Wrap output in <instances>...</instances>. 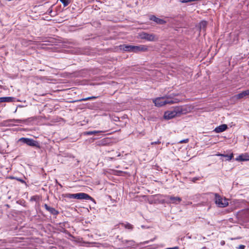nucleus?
Listing matches in <instances>:
<instances>
[{"mask_svg":"<svg viewBox=\"0 0 249 249\" xmlns=\"http://www.w3.org/2000/svg\"><path fill=\"white\" fill-rule=\"evenodd\" d=\"M114 245L119 249L122 247L129 248L134 246L135 242L132 240H123L122 237H120L119 235H117L116 237V240L114 241Z\"/></svg>","mask_w":249,"mask_h":249,"instance_id":"f257e3e1","label":"nucleus"},{"mask_svg":"<svg viewBox=\"0 0 249 249\" xmlns=\"http://www.w3.org/2000/svg\"><path fill=\"white\" fill-rule=\"evenodd\" d=\"M65 196L69 198H74L77 199H86V200H93L90 196L88 194L84 193H79L77 194H67L65 195Z\"/></svg>","mask_w":249,"mask_h":249,"instance_id":"f03ea898","label":"nucleus"},{"mask_svg":"<svg viewBox=\"0 0 249 249\" xmlns=\"http://www.w3.org/2000/svg\"><path fill=\"white\" fill-rule=\"evenodd\" d=\"M138 37L141 39H144L148 41H155L158 40V37L153 34H148L145 32H142L138 34Z\"/></svg>","mask_w":249,"mask_h":249,"instance_id":"7ed1b4c3","label":"nucleus"},{"mask_svg":"<svg viewBox=\"0 0 249 249\" xmlns=\"http://www.w3.org/2000/svg\"><path fill=\"white\" fill-rule=\"evenodd\" d=\"M215 203L220 208H224L227 207L228 204V199L225 198H222L218 194L215 193Z\"/></svg>","mask_w":249,"mask_h":249,"instance_id":"20e7f679","label":"nucleus"},{"mask_svg":"<svg viewBox=\"0 0 249 249\" xmlns=\"http://www.w3.org/2000/svg\"><path fill=\"white\" fill-rule=\"evenodd\" d=\"M19 141L23 143H26L29 146L36 147L37 148L40 147V145L38 142L30 138H21Z\"/></svg>","mask_w":249,"mask_h":249,"instance_id":"39448f33","label":"nucleus"},{"mask_svg":"<svg viewBox=\"0 0 249 249\" xmlns=\"http://www.w3.org/2000/svg\"><path fill=\"white\" fill-rule=\"evenodd\" d=\"M179 108H176L174 110L171 111H166L164 115V118L165 119L169 120L176 117L178 112H179Z\"/></svg>","mask_w":249,"mask_h":249,"instance_id":"423d86ee","label":"nucleus"},{"mask_svg":"<svg viewBox=\"0 0 249 249\" xmlns=\"http://www.w3.org/2000/svg\"><path fill=\"white\" fill-rule=\"evenodd\" d=\"M164 99L165 97L163 96L154 98L152 100V101L154 103L155 106L160 107L165 105Z\"/></svg>","mask_w":249,"mask_h":249,"instance_id":"0eeeda50","label":"nucleus"},{"mask_svg":"<svg viewBox=\"0 0 249 249\" xmlns=\"http://www.w3.org/2000/svg\"><path fill=\"white\" fill-rule=\"evenodd\" d=\"M120 49L125 52L134 53L135 46L130 45H123L120 46Z\"/></svg>","mask_w":249,"mask_h":249,"instance_id":"6e6552de","label":"nucleus"},{"mask_svg":"<svg viewBox=\"0 0 249 249\" xmlns=\"http://www.w3.org/2000/svg\"><path fill=\"white\" fill-rule=\"evenodd\" d=\"M148 51V47L146 45H140L135 46L134 53H138L139 52H145Z\"/></svg>","mask_w":249,"mask_h":249,"instance_id":"1a4fd4ad","label":"nucleus"},{"mask_svg":"<svg viewBox=\"0 0 249 249\" xmlns=\"http://www.w3.org/2000/svg\"><path fill=\"white\" fill-rule=\"evenodd\" d=\"M228 128L227 124H223L215 128L213 131L219 133L225 131Z\"/></svg>","mask_w":249,"mask_h":249,"instance_id":"9d476101","label":"nucleus"},{"mask_svg":"<svg viewBox=\"0 0 249 249\" xmlns=\"http://www.w3.org/2000/svg\"><path fill=\"white\" fill-rule=\"evenodd\" d=\"M44 207L45 209L47 211H48L51 214H52L54 215H56L59 213L58 211H57L56 210H55L54 208H53V207H51L48 206L46 204H44Z\"/></svg>","mask_w":249,"mask_h":249,"instance_id":"9b49d317","label":"nucleus"},{"mask_svg":"<svg viewBox=\"0 0 249 249\" xmlns=\"http://www.w3.org/2000/svg\"><path fill=\"white\" fill-rule=\"evenodd\" d=\"M169 199L170 202L174 204H178L181 201V198L177 196H170Z\"/></svg>","mask_w":249,"mask_h":249,"instance_id":"f8f14e48","label":"nucleus"},{"mask_svg":"<svg viewBox=\"0 0 249 249\" xmlns=\"http://www.w3.org/2000/svg\"><path fill=\"white\" fill-rule=\"evenodd\" d=\"M150 19L159 24H163L166 22L163 19H160L157 17H150Z\"/></svg>","mask_w":249,"mask_h":249,"instance_id":"ddd939ff","label":"nucleus"},{"mask_svg":"<svg viewBox=\"0 0 249 249\" xmlns=\"http://www.w3.org/2000/svg\"><path fill=\"white\" fill-rule=\"evenodd\" d=\"M248 94L247 93V90L242 91V92L238 93L234 96V98L236 99H242L246 96H248Z\"/></svg>","mask_w":249,"mask_h":249,"instance_id":"4468645a","label":"nucleus"},{"mask_svg":"<svg viewBox=\"0 0 249 249\" xmlns=\"http://www.w3.org/2000/svg\"><path fill=\"white\" fill-rule=\"evenodd\" d=\"M14 98L11 97H0V103L2 102H11L14 101Z\"/></svg>","mask_w":249,"mask_h":249,"instance_id":"2eb2a0df","label":"nucleus"},{"mask_svg":"<svg viewBox=\"0 0 249 249\" xmlns=\"http://www.w3.org/2000/svg\"><path fill=\"white\" fill-rule=\"evenodd\" d=\"M165 99H164V103L165 105L166 104H173L176 102L174 101L173 100H172L169 96H165Z\"/></svg>","mask_w":249,"mask_h":249,"instance_id":"dca6fc26","label":"nucleus"},{"mask_svg":"<svg viewBox=\"0 0 249 249\" xmlns=\"http://www.w3.org/2000/svg\"><path fill=\"white\" fill-rule=\"evenodd\" d=\"M102 132H103L102 131H96V130L88 131L84 132V135H96V134H97L98 133H102Z\"/></svg>","mask_w":249,"mask_h":249,"instance_id":"f3484780","label":"nucleus"},{"mask_svg":"<svg viewBox=\"0 0 249 249\" xmlns=\"http://www.w3.org/2000/svg\"><path fill=\"white\" fill-rule=\"evenodd\" d=\"M216 155L218 156H221V157H224L227 158V160H231L233 157V154L232 153H231L230 155L218 154H217Z\"/></svg>","mask_w":249,"mask_h":249,"instance_id":"a211bd4d","label":"nucleus"},{"mask_svg":"<svg viewBox=\"0 0 249 249\" xmlns=\"http://www.w3.org/2000/svg\"><path fill=\"white\" fill-rule=\"evenodd\" d=\"M249 156H246L243 154L240 155L237 158V160H241V161H246L249 160L248 158Z\"/></svg>","mask_w":249,"mask_h":249,"instance_id":"6ab92c4d","label":"nucleus"},{"mask_svg":"<svg viewBox=\"0 0 249 249\" xmlns=\"http://www.w3.org/2000/svg\"><path fill=\"white\" fill-rule=\"evenodd\" d=\"M122 225L126 229L132 230L133 228V226L129 223H122Z\"/></svg>","mask_w":249,"mask_h":249,"instance_id":"aec40b11","label":"nucleus"},{"mask_svg":"<svg viewBox=\"0 0 249 249\" xmlns=\"http://www.w3.org/2000/svg\"><path fill=\"white\" fill-rule=\"evenodd\" d=\"M108 141V138H106L102 140L101 141L98 142V145H105L107 143Z\"/></svg>","mask_w":249,"mask_h":249,"instance_id":"412c9836","label":"nucleus"},{"mask_svg":"<svg viewBox=\"0 0 249 249\" xmlns=\"http://www.w3.org/2000/svg\"><path fill=\"white\" fill-rule=\"evenodd\" d=\"M207 22L205 21H202L200 23V28L204 29L207 26Z\"/></svg>","mask_w":249,"mask_h":249,"instance_id":"4be33fe9","label":"nucleus"},{"mask_svg":"<svg viewBox=\"0 0 249 249\" xmlns=\"http://www.w3.org/2000/svg\"><path fill=\"white\" fill-rule=\"evenodd\" d=\"M63 5L65 7L67 6L70 3L69 0H59Z\"/></svg>","mask_w":249,"mask_h":249,"instance_id":"5701e85b","label":"nucleus"},{"mask_svg":"<svg viewBox=\"0 0 249 249\" xmlns=\"http://www.w3.org/2000/svg\"><path fill=\"white\" fill-rule=\"evenodd\" d=\"M189 142V139H186L180 141L179 143H187Z\"/></svg>","mask_w":249,"mask_h":249,"instance_id":"b1692460","label":"nucleus"},{"mask_svg":"<svg viewBox=\"0 0 249 249\" xmlns=\"http://www.w3.org/2000/svg\"><path fill=\"white\" fill-rule=\"evenodd\" d=\"M15 178L17 180L19 181L20 182H21V183H25V182L24 180L22 179H20V178Z\"/></svg>","mask_w":249,"mask_h":249,"instance_id":"393cba45","label":"nucleus"},{"mask_svg":"<svg viewBox=\"0 0 249 249\" xmlns=\"http://www.w3.org/2000/svg\"><path fill=\"white\" fill-rule=\"evenodd\" d=\"M91 100L90 97L81 99L79 100V101H88V100Z\"/></svg>","mask_w":249,"mask_h":249,"instance_id":"a878e982","label":"nucleus"},{"mask_svg":"<svg viewBox=\"0 0 249 249\" xmlns=\"http://www.w3.org/2000/svg\"><path fill=\"white\" fill-rule=\"evenodd\" d=\"M160 143H161L160 141V140H158L157 141L152 142L151 144L152 145H153V144H160Z\"/></svg>","mask_w":249,"mask_h":249,"instance_id":"bb28decb","label":"nucleus"},{"mask_svg":"<svg viewBox=\"0 0 249 249\" xmlns=\"http://www.w3.org/2000/svg\"><path fill=\"white\" fill-rule=\"evenodd\" d=\"M111 121H112V120L113 121H118L119 120V117H114L113 118H111Z\"/></svg>","mask_w":249,"mask_h":249,"instance_id":"cd10ccee","label":"nucleus"},{"mask_svg":"<svg viewBox=\"0 0 249 249\" xmlns=\"http://www.w3.org/2000/svg\"><path fill=\"white\" fill-rule=\"evenodd\" d=\"M245 248V246L243 245H240L237 248V249H244Z\"/></svg>","mask_w":249,"mask_h":249,"instance_id":"c85d7f7f","label":"nucleus"},{"mask_svg":"<svg viewBox=\"0 0 249 249\" xmlns=\"http://www.w3.org/2000/svg\"><path fill=\"white\" fill-rule=\"evenodd\" d=\"M97 98V97L96 96H91L90 97V99H96Z\"/></svg>","mask_w":249,"mask_h":249,"instance_id":"c756f323","label":"nucleus"},{"mask_svg":"<svg viewBox=\"0 0 249 249\" xmlns=\"http://www.w3.org/2000/svg\"><path fill=\"white\" fill-rule=\"evenodd\" d=\"M220 244L221 245H224L225 244V241H221L220 242Z\"/></svg>","mask_w":249,"mask_h":249,"instance_id":"7c9ffc66","label":"nucleus"},{"mask_svg":"<svg viewBox=\"0 0 249 249\" xmlns=\"http://www.w3.org/2000/svg\"><path fill=\"white\" fill-rule=\"evenodd\" d=\"M247 93H248V95H249V89H247Z\"/></svg>","mask_w":249,"mask_h":249,"instance_id":"2f4dec72","label":"nucleus"},{"mask_svg":"<svg viewBox=\"0 0 249 249\" xmlns=\"http://www.w3.org/2000/svg\"><path fill=\"white\" fill-rule=\"evenodd\" d=\"M148 243V241H145L144 242H143V244H145L146 243Z\"/></svg>","mask_w":249,"mask_h":249,"instance_id":"473e14b6","label":"nucleus"},{"mask_svg":"<svg viewBox=\"0 0 249 249\" xmlns=\"http://www.w3.org/2000/svg\"><path fill=\"white\" fill-rule=\"evenodd\" d=\"M110 159H115V157H110Z\"/></svg>","mask_w":249,"mask_h":249,"instance_id":"72a5a7b5","label":"nucleus"},{"mask_svg":"<svg viewBox=\"0 0 249 249\" xmlns=\"http://www.w3.org/2000/svg\"><path fill=\"white\" fill-rule=\"evenodd\" d=\"M19 121H20V120H16V122H19Z\"/></svg>","mask_w":249,"mask_h":249,"instance_id":"f704fd0d","label":"nucleus"},{"mask_svg":"<svg viewBox=\"0 0 249 249\" xmlns=\"http://www.w3.org/2000/svg\"><path fill=\"white\" fill-rule=\"evenodd\" d=\"M115 84V82H112V85H113V84Z\"/></svg>","mask_w":249,"mask_h":249,"instance_id":"c9c22d12","label":"nucleus"},{"mask_svg":"<svg viewBox=\"0 0 249 249\" xmlns=\"http://www.w3.org/2000/svg\"><path fill=\"white\" fill-rule=\"evenodd\" d=\"M58 184H59V186H60L61 187H62V185L60 183H59Z\"/></svg>","mask_w":249,"mask_h":249,"instance_id":"e433bc0d","label":"nucleus"},{"mask_svg":"<svg viewBox=\"0 0 249 249\" xmlns=\"http://www.w3.org/2000/svg\"><path fill=\"white\" fill-rule=\"evenodd\" d=\"M111 137H109L110 140L111 139ZM112 142V141L111 142L110 141V143Z\"/></svg>","mask_w":249,"mask_h":249,"instance_id":"4c0bfd02","label":"nucleus"},{"mask_svg":"<svg viewBox=\"0 0 249 249\" xmlns=\"http://www.w3.org/2000/svg\"><path fill=\"white\" fill-rule=\"evenodd\" d=\"M46 20H51V19H46Z\"/></svg>","mask_w":249,"mask_h":249,"instance_id":"58836bf2","label":"nucleus"}]
</instances>
